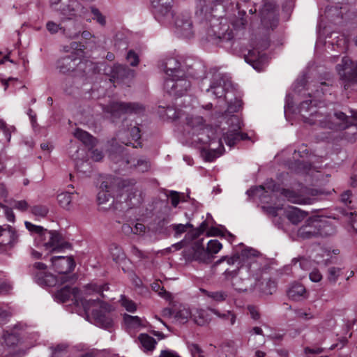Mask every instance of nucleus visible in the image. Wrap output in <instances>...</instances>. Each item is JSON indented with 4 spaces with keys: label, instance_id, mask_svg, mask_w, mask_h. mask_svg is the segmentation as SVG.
Segmentation results:
<instances>
[{
    "label": "nucleus",
    "instance_id": "f257e3e1",
    "mask_svg": "<svg viewBox=\"0 0 357 357\" xmlns=\"http://www.w3.org/2000/svg\"><path fill=\"white\" fill-rule=\"evenodd\" d=\"M312 102V100H309L300 105L299 113L305 123L335 130H344L353 125L357 126V113L352 114L351 116L340 111L335 112L333 114H326L324 107L317 108Z\"/></svg>",
    "mask_w": 357,
    "mask_h": 357
},
{
    "label": "nucleus",
    "instance_id": "f03ea898",
    "mask_svg": "<svg viewBox=\"0 0 357 357\" xmlns=\"http://www.w3.org/2000/svg\"><path fill=\"white\" fill-rule=\"evenodd\" d=\"M186 126L189 135L192 137L196 135V138H192L193 143L208 145V149L206 146L202 148L206 160L211 162L222 154L224 147L220 139H211L208 134V130L205 128L202 116H187Z\"/></svg>",
    "mask_w": 357,
    "mask_h": 357
},
{
    "label": "nucleus",
    "instance_id": "7ed1b4c3",
    "mask_svg": "<svg viewBox=\"0 0 357 357\" xmlns=\"http://www.w3.org/2000/svg\"><path fill=\"white\" fill-rule=\"evenodd\" d=\"M80 303L84 308L87 320L96 326L110 331L113 327L114 321L111 314L112 307L111 305L101 301L100 298H83Z\"/></svg>",
    "mask_w": 357,
    "mask_h": 357
},
{
    "label": "nucleus",
    "instance_id": "20e7f679",
    "mask_svg": "<svg viewBox=\"0 0 357 357\" xmlns=\"http://www.w3.org/2000/svg\"><path fill=\"white\" fill-rule=\"evenodd\" d=\"M268 32V29L261 24L256 30V33H252L250 40L252 50H249L248 54L245 56V61L257 71L263 70L267 61L266 54L261 52L269 47Z\"/></svg>",
    "mask_w": 357,
    "mask_h": 357
},
{
    "label": "nucleus",
    "instance_id": "39448f33",
    "mask_svg": "<svg viewBox=\"0 0 357 357\" xmlns=\"http://www.w3.org/2000/svg\"><path fill=\"white\" fill-rule=\"evenodd\" d=\"M246 24H211L207 29L206 40L212 44L220 45L236 37L245 35Z\"/></svg>",
    "mask_w": 357,
    "mask_h": 357
},
{
    "label": "nucleus",
    "instance_id": "423d86ee",
    "mask_svg": "<svg viewBox=\"0 0 357 357\" xmlns=\"http://www.w3.org/2000/svg\"><path fill=\"white\" fill-rule=\"evenodd\" d=\"M334 229L328 221L319 218H310L298 229L297 235L302 239H312L331 235Z\"/></svg>",
    "mask_w": 357,
    "mask_h": 357
},
{
    "label": "nucleus",
    "instance_id": "0eeeda50",
    "mask_svg": "<svg viewBox=\"0 0 357 357\" xmlns=\"http://www.w3.org/2000/svg\"><path fill=\"white\" fill-rule=\"evenodd\" d=\"M266 188L273 192H280L289 202L298 204H312L317 200L316 197L321 193L317 189H306L304 193L299 194L289 189L280 188L272 181Z\"/></svg>",
    "mask_w": 357,
    "mask_h": 357
},
{
    "label": "nucleus",
    "instance_id": "6e6552de",
    "mask_svg": "<svg viewBox=\"0 0 357 357\" xmlns=\"http://www.w3.org/2000/svg\"><path fill=\"white\" fill-rule=\"evenodd\" d=\"M50 5L68 20H77L86 13V9L77 0H50Z\"/></svg>",
    "mask_w": 357,
    "mask_h": 357
},
{
    "label": "nucleus",
    "instance_id": "1a4fd4ad",
    "mask_svg": "<svg viewBox=\"0 0 357 357\" xmlns=\"http://www.w3.org/2000/svg\"><path fill=\"white\" fill-rule=\"evenodd\" d=\"M50 5L68 20H77L86 13V9L77 0H50Z\"/></svg>",
    "mask_w": 357,
    "mask_h": 357
},
{
    "label": "nucleus",
    "instance_id": "9d476101",
    "mask_svg": "<svg viewBox=\"0 0 357 357\" xmlns=\"http://www.w3.org/2000/svg\"><path fill=\"white\" fill-rule=\"evenodd\" d=\"M50 5L68 20H77L86 13V9L77 0H50Z\"/></svg>",
    "mask_w": 357,
    "mask_h": 357
},
{
    "label": "nucleus",
    "instance_id": "9b49d317",
    "mask_svg": "<svg viewBox=\"0 0 357 357\" xmlns=\"http://www.w3.org/2000/svg\"><path fill=\"white\" fill-rule=\"evenodd\" d=\"M35 241L38 247H42L50 252L70 247L68 243L63 241L62 236L58 231H50L47 229L42 235L35 238Z\"/></svg>",
    "mask_w": 357,
    "mask_h": 357
},
{
    "label": "nucleus",
    "instance_id": "f8f14e48",
    "mask_svg": "<svg viewBox=\"0 0 357 357\" xmlns=\"http://www.w3.org/2000/svg\"><path fill=\"white\" fill-rule=\"evenodd\" d=\"M116 196L130 208L140 205L143 201L142 192L132 180H122L120 191Z\"/></svg>",
    "mask_w": 357,
    "mask_h": 357
},
{
    "label": "nucleus",
    "instance_id": "ddd939ff",
    "mask_svg": "<svg viewBox=\"0 0 357 357\" xmlns=\"http://www.w3.org/2000/svg\"><path fill=\"white\" fill-rule=\"evenodd\" d=\"M354 42L357 46V36ZM336 70L344 89H348L351 84H357V63H354L349 57L345 56L342 58L341 63L336 66Z\"/></svg>",
    "mask_w": 357,
    "mask_h": 357
},
{
    "label": "nucleus",
    "instance_id": "4468645a",
    "mask_svg": "<svg viewBox=\"0 0 357 357\" xmlns=\"http://www.w3.org/2000/svg\"><path fill=\"white\" fill-rule=\"evenodd\" d=\"M116 139H112L110 142L112 147L109 158L112 161L116 163H121V166L131 163L139 172H144L148 171L150 167L149 161L142 158L137 160L132 159L131 160L125 159L121 155H119L123 152V148L120 145H114Z\"/></svg>",
    "mask_w": 357,
    "mask_h": 357
},
{
    "label": "nucleus",
    "instance_id": "2eb2a0df",
    "mask_svg": "<svg viewBox=\"0 0 357 357\" xmlns=\"http://www.w3.org/2000/svg\"><path fill=\"white\" fill-rule=\"evenodd\" d=\"M86 62L74 55L70 54L59 59L57 62V68L62 73L76 72L77 75L84 77Z\"/></svg>",
    "mask_w": 357,
    "mask_h": 357
},
{
    "label": "nucleus",
    "instance_id": "dca6fc26",
    "mask_svg": "<svg viewBox=\"0 0 357 357\" xmlns=\"http://www.w3.org/2000/svg\"><path fill=\"white\" fill-rule=\"evenodd\" d=\"M227 123L229 126V130L224 135V139L229 146L232 147L238 142L245 139L248 137L246 133H242L240 132L242 127V122L238 116L231 115L227 119Z\"/></svg>",
    "mask_w": 357,
    "mask_h": 357
},
{
    "label": "nucleus",
    "instance_id": "f3484780",
    "mask_svg": "<svg viewBox=\"0 0 357 357\" xmlns=\"http://www.w3.org/2000/svg\"><path fill=\"white\" fill-rule=\"evenodd\" d=\"M232 88L231 77L227 74L215 71L213 73L210 87L206 90V93L211 92L215 98L222 97L225 92Z\"/></svg>",
    "mask_w": 357,
    "mask_h": 357
},
{
    "label": "nucleus",
    "instance_id": "a211bd4d",
    "mask_svg": "<svg viewBox=\"0 0 357 357\" xmlns=\"http://www.w3.org/2000/svg\"><path fill=\"white\" fill-rule=\"evenodd\" d=\"M109 107V112L114 117H118L124 114H140L145 110L144 106L138 102H114Z\"/></svg>",
    "mask_w": 357,
    "mask_h": 357
},
{
    "label": "nucleus",
    "instance_id": "6ab92c4d",
    "mask_svg": "<svg viewBox=\"0 0 357 357\" xmlns=\"http://www.w3.org/2000/svg\"><path fill=\"white\" fill-rule=\"evenodd\" d=\"M33 274L35 281L40 285L54 287L58 282V279L53 274L46 271L47 266L42 262H36L33 265Z\"/></svg>",
    "mask_w": 357,
    "mask_h": 357
},
{
    "label": "nucleus",
    "instance_id": "aec40b11",
    "mask_svg": "<svg viewBox=\"0 0 357 357\" xmlns=\"http://www.w3.org/2000/svg\"><path fill=\"white\" fill-rule=\"evenodd\" d=\"M190 82L185 77H173L167 78L164 84V88L171 95L183 96L190 88Z\"/></svg>",
    "mask_w": 357,
    "mask_h": 357
},
{
    "label": "nucleus",
    "instance_id": "412c9836",
    "mask_svg": "<svg viewBox=\"0 0 357 357\" xmlns=\"http://www.w3.org/2000/svg\"><path fill=\"white\" fill-rule=\"evenodd\" d=\"M152 13L156 20H163L172 14L173 0H150Z\"/></svg>",
    "mask_w": 357,
    "mask_h": 357
},
{
    "label": "nucleus",
    "instance_id": "4be33fe9",
    "mask_svg": "<svg viewBox=\"0 0 357 357\" xmlns=\"http://www.w3.org/2000/svg\"><path fill=\"white\" fill-rule=\"evenodd\" d=\"M191 254V259L198 261L199 263L208 264L211 263L214 259V256L204 248L202 240L197 241L193 243Z\"/></svg>",
    "mask_w": 357,
    "mask_h": 357
},
{
    "label": "nucleus",
    "instance_id": "5701e85b",
    "mask_svg": "<svg viewBox=\"0 0 357 357\" xmlns=\"http://www.w3.org/2000/svg\"><path fill=\"white\" fill-rule=\"evenodd\" d=\"M51 261L58 273L61 275L71 272L75 266L72 257L55 256L52 257Z\"/></svg>",
    "mask_w": 357,
    "mask_h": 357
},
{
    "label": "nucleus",
    "instance_id": "b1692460",
    "mask_svg": "<svg viewBox=\"0 0 357 357\" xmlns=\"http://www.w3.org/2000/svg\"><path fill=\"white\" fill-rule=\"evenodd\" d=\"M180 66V62L175 58H167L161 63V67L169 78L181 77L185 75L184 71L181 69Z\"/></svg>",
    "mask_w": 357,
    "mask_h": 357
},
{
    "label": "nucleus",
    "instance_id": "393cba45",
    "mask_svg": "<svg viewBox=\"0 0 357 357\" xmlns=\"http://www.w3.org/2000/svg\"><path fill=\"white\" fill-rule=\"evenodd\" d=\"M135 76V71L128 66L116 64L111 71V79L114 82H123L125 79H132Z\"/></svg>",
    "mask_w": 357,
    "mask_h": 357
},
{
    "label": "nucleus",
    "instance_id": "a878e982",
    "mask_svg": "<svg viewBox=\"0 0 357 357\" xmlns=\"http://www.w3.org/2000/svg\"><path fill=\"white\" fill-rule=\"evenodd\" d=\"M120 139L121 142L126 146L132 145L134 148L141 146V142L138 140L141 138L140 130L137 126H133L128 131L121 133Z\"/></svg>",
    "mask_w": 357,
    "mask_h": 357
},
{
    "label": "nucleus",
    "instance_id": "bb28decb",
    "mask_svg": "<svg viewBox=\"0 0 357 357\" xmlns=\"http://www.w3.org/2000/svg\"><path fill=\"white\" fill-rule=\"evenodd\" d=\"M259 255V252L252 248L244 249L241 253H236L231 257L227 259V263L229 264H234L236 262L245 263L248 261V264L250 262L249 260H252L255 257Z\"/></svg>",
    "mask_w": 357,
    "mask_h": 357
},
{
    "label": "nucleus",
    "instance_id": "cd10ccee",
    "mask_svg": "<svg viewBox=\"0 0 357 357\" xmlns=\"http://www.w3.org/2000/svg\"><path fill=\"white\" fill-rule=\"evenodd\" d=\"M109 287L107 283L99 284L97 282H91L84 286L85 294L86 296L90 295H98L102 298H109L106 294L109 291Z\"/></svg>",
    "mask_w": 357,
    "mask_h": 357
},
{
    "label": "nucleus",
    "instance_id": "c85d7f7f",
    "mask_svg": "<svg viewBox=\"0 0 357 357\" xmlns=\"http://www.w3.org/2000/svg\"><path fill=\"white\" fill-rule=\"evenodd\" d=\"M234 3L231 0H215L213 1L211 9V12L218 13L213 14V17L219 20L222 15L228 10L230 8H233Z\"/></svg>",
    "mask_w": 357,
    "mask_h": 357
},
{
    "label": "nucleus",
    "instance_id": "c756f323",
    "mask_svg": "<svg viewBox=\"0 0 357 357\" xmlns=\"http://www.w3.org/2000/svg\"><path fill=\"white\" fill-rule=\"evenodd\" d=\"M121 182L122 181L119 178L111 176L107 177L100 184V190L112 195H115V192H116L117 195L120 191Z\"/></svg>",
    "mask_w": 357,
    "mask_h": 357
},
{
    "label": "nucleus",
    "instance_id": "7c9ffc66",
    "mask_svg": "<svg viewBox=\"0 0 357 357\" xmlns=\"http://www.w3.org/2000/svg\"><path fill=\"white\" fill-rule=\"evenodd\" d=\"M348 10L347 5L337 4L335 6L327 7L325 10L326 17L328 20H337L343 19V15Z\"/></svg>",
    "mask_w": 357,
    "mask_h": 357
},
{
    "label": "nucleus",
    "instance_id": "2f4dec72",
    "mask_svg": "<svg viewBox=\"0 0 357 357\" xmlns=\"http://www.w3.org/2000/svg\"><path fill=\"white\" fill-rule=\"evenodd\" d=\"M287 295L289 298L294 301H299L302 298L306 297V289L303 284L294 283L288 289Z\"/></svg>",
    "mask_w": 357,
    "mask_h": 357
},
{
    "label": "nucleus",
    "instance_id": "473e14b6",
    "mask_svg": "<svg viewBox=\"0 0 357 357\" xmlns=\"http://www.w3.org/2000/svg\"><path fill=\"white\" fill-rule=\"evenodd\" d=\"M174 30L178 37L190 38L194 36L192 24H175Z\"/></svg>",
    "mask_w": 357,
    "mask_h": 357
},
{
    "label": "nucleus",
    "instance_id": "72a5a7b5",
    "mask_svg": "<svg viewBox=\"0 0 357 357\" xmlns=\"http://www.w3.org/2000/svg\"><path fill=\"white\" fill-rule=\"evenodd\" d=\"M192 319L198 326H204L211 321V316L207 310L197 309L192 313Z\"/></svg>",
    "mask_w": 357,
    "mask_h": 357
},
{
    "label": "nucleus",
    "instance_id": "f704fd0d",
    "mask_svg": "<svg viewBox=\"0 0 357 357\" xmlns=\"http://www.w3.org/2000/svg\"><path fill=\"white\" fill-rule=\"evenodd\" d=\"M78 291L79 290L77 288L71 289L69 286H65L56 292L55 298L56 301L65 303L70 299L71 296L75 297Z\"/></svg>",
    "mask_w": 357,
    "mask_h": 357
},
{
    "label": "nucleus",
    "instance_id": "c9c22d12",
    "mask_svg": "<svg viewBox=\"0 0 357 357\" xmlns=\"http://www.w3.org/2000/svg\"><path fill=\"white\" fill-rule=\"evenodd\" d=\"M74 136L86 146H93L96 144V139L89 132L80 128H77L75 130Z\"/></svg>",
    "mask_w": 357,
    "mask_h": 357
},
{
    "label": "nucleus",
    "instance_id": "e433bc0d",
    "mask_svg": "<svg viewBox=\"0 0 357 357\" xmlns=\"http://www.w3.org/2000/svg\"><path fill=\"white\" fill-rule=\"evenodd\" d=\"M138 340L144 351H152L157 344L156 340L153 337L146 333L140 334Z\"/></svg>",
    "mask_w": 357,
    "mask_h": 357
},
{
    "label": "nucleus",
    "instance_id": "4c0bfd02",
    "mask_svg": "<svg viewBox=\"0 0 357 357\" xmlns=\"http://www.w3.org/2000/svg\"><path fill=\"white\" fill-rule=\"evenodd\" d=\"M2 338L6 346L8 347H15L20 341V334L13 331L10 332L8 331H3Z\"/></svg>",
    "mask_w": 357,
    "mask_h": 357
},
{
    "label": "nucleus",
    "instance_id": "58836bf2",
    "mask_svg": "<svg viewBox=\"0 0 357 357\" xmlns=\"http://www.w3.org/2000/svg\"><path fill=\"white\" fill-rule=\"evenodd\" d=\"M250 285L251 280L250 278L243 279L236 275L232 276V286L236 290L238 291H246Z\"/></svg>",
    "mask_w": 357,
    "mask_h": 357
},
{
    "label": "nucleus",
    "instance_id": "ea45409f",
    "mask_svg": "<svg viewBox=\"0 0 357 357\" xmlns=\"http://www.w3.org/2000/svg\"><path fill=\"white\" fill-rule=\"evenodd\" d=\"M4 234H8L9 239L4 244H8L10 245H14L18 239V235L16 231L10 225H4V227L0 226V236Z\"/></svg>",
    "mask_w": 357,
    "mask_h": 357
},
{
    "label": "nucleus",
    "instance_id": "a19ab883",
    "mask_svg": "<svg viewBox=\"0 0 357 357\" xmlns=\"http://www.w3.org/2000/svg\"><path fill=\"white\" fill-rule=\"evenodd\" d=\"M306 216L305 212L296 207H292L287 213L288 220L293 224L297 225L301 222Z\"/></svg>",
    "mask_w": 357,
    "mask_h": 357
},
{
    "label": "nucleus",
    "instance_id": "79ce46f5",
    "mask_svg": "<svg viewBox=\"0 0 357 357\" xmlns=\"http://www.w3.org/2000/svg\"><path fill=\"white\" fill-rule=\"evenodd\" d=\"M57 200L59 204L66 210H70L72 207L73 193L63 192L58 195Z\"/></svg>",
    "mask_w": 357,
    "mask_h": 357
},
{
    "label": "nucleus",
    "instance_id": "37998d69",
    "mask_svg": "<svg viewBox=\"0 0 357 357\" xmlns=\"http://www.w3.org/2000/svg\"><path fill=\"white\" fill-rule=\"evenodd\" d=\"M204 293L207 297L218 303L225 301L229 296L228 291L224 290L215 291H209L204 290Z\"/></svg>",
    "mask_w": 357,
    "mask_h": 357
},
{
    "label": "nucleus",
    "instance_id": "c03bdc74",
    "mask_svg": "<svg viewBox=\"0 0 357 357\" xmlns=\"http://www.w3.org/2000/svg\"><path fill=\"white\" fill-rule=\"evenodd\" d=\"M333 87V81L327 79V82H320L319 85L317 86L314 95L315 97L320 98L321 95H324L328 92H331Z\"/></svg>",
    "mask_w": 357,
    "mask_h": 357
},
{
    "label": "nucleus",
    "instance_id": "a18cd8bd",
    "mask_svg": "<svg viewBox=\"0 0 357 357\" xmlns=\"http://www.w3.org/2000/svg\"><path fill=\"white\" fill-rule=\"evenodd\" d=\"M80 33V29H77L75 24H65L62 26V33L63 36L69 38L77 37Z\"/></svg>",
    "mask_w": 357,
    "mask_h": 357
},
{
    "label": "nucleus",
    "instance_id": "49530a36",
    "mask_svg": "<svg viewBox=\"0 0 357 357\" xmlns=\"http://www.w3.org/2000/svg\"><path fill=\"white\" fill-rule=\"evenodd\" d=\"M174 317L176 321L184 324L188 321L189 318L192 319V312L189 309L183 307L175 312Z\"/></svg>",
    "mask_w": 357,
    "mask_h": 357
},
{
    "label": "nucleus",
    "instance_id": "de8ad7c7",
    "mask_svg": "<svg viewBox=\"0 0 357 357\" xmlns=\"http://www.w3.org/2000/svg\"><path fill=\"white\" fill-rule=\"evenodd\" d=\"M124 321L128 328L136 329L142 326V320L137 316L124 315Z\"/></svg>",
    "mask_w": 357,
    "mask_h": 357
},
{
    "label": "nucleus",
    "instance_id": "09e8293b",
    "mask_svg": "<svg viewBox=\"0 0 357 357\" xmlns=\"http://www.w3.org/2000/svg\"><path fill=\"white\" fill-rule=\"evenodd\" d=\"M30 211L34 216L45 218L49 213V208L46 205L37 204L30 207Z\"/></svg>",
    "mask_w": 357,
    "mask_h": 357
},
{
    "label": "nucleus",
    "instance_id": "8fccbe9b",
    "mask_svg": "<svg viewBox=\"0 0 357 357\" xmlns=\"http://www.w3.org/2000/svg\"><path fill=\"white\" fill-rule=\"evenodd\" d=\"M208 310L224 320H229L230 325H234L235 324L236 315L231 311H227L225 313H220L217 310L213 308H208Z\"/></svg>",
    "mask_w": 357,
    "mask_h": 357
},
{
    "label": "nucleus",
    "instance_id": "3c124183",
    "mask_svg": "<svg viewBox=\"0 0 357 357\" xmlns=\"http://www.w3.org/2000/svg\"><path fill=\"white\" fill-rule=\"evenodd\" d=\"M84 47V46L81 43H78L77 42H72L70 46L63 47V51L66 52H70V50H73L71 54H74L77 56L78 55H79V54H82L83 52Z\"/></svg>",
    "mask_w": 357,
    "mask_h": 357
},
{
    "label": "nucleus",
    "instance_id": "603ef678",
    "mask_svg": "<svg viewBox=\"0 0 357 357\" xmlns=\"http://www.w3.org/2000/svg\"><path fill=\"white\" fill-rule=\"evenodd\" d=\"M164 114L167 117L173 121L179 119L181 116V111L176 109L173 107H167L163 112H160Z\"/></svg>",
    "mask_w": 357,
    "mask_h": 357
},
{
    "label": "nucleus",
    "instance_id": "864d4df0",
    "mask_svg": "<svg viewBox=\"0 0 357 357\" xmlns=\"http://www.w3.org/2000/svg\"><path fill=\"white\" fill-rule=\"evenodd\" d=\"M278 10L276 2L273 0L266 1L262 7L264 14L274 13Z\"/></svg>",
    "mask_w": 357,
    "mask_h": 357
},
{
    "label": "nucleus",
    "instance_id": "5fc2aeb1",
    "mask_svg": "<svg viewBox=\"0 0 357 357\" xmlns=\"http://www.w3.org/2000/svg\"><path fill=\"white\" fill-rule=\"evenodd\" d=\"M10 204L13 208L22 212L26 211L29 208V204L26 200H12L10 201Z\"/></svg>",
    "mask_w": 357,
    "mask_h": 357
},
{
    "label": "nucleus",
    "instance_id": "6e6d98bb",
    "mask_svg": "<svg viewBox=\"0 0 357 357\" xmlns=\"http://www.w3.org/2000/svg\"><path fill=\"white\" fill-rule=\"evenodd\" d=\"M222 248V244L218 240H211L207 243L206 250L214 256Z\"/></svg>",
    "mask_w": 357,
    "mask_h": 357
},
{
    "label": "nucleus",
    "instance_id": "4d7b16f0",
    "mask_svg": "<svg viewBox=\"0 0 357 357\" xmlns=\"http://www.w3.org/2000/svg\"><path fill=\"white\" fill-rule=\"evenodd\" d=\"M268 192V190L263 185H259L250 188L247 191L249 196H258L260 199L265 197L264 193Z\"/></svg>",
    "mask_w": 357,
    "mask_h": 357
},
{
    "label": "nucleus",
    "instance_id": "13d9d810",
    "mask_svg": "<svg viewBox=\"0 0 357 357\" xmlns=\"http://www.w3.org/2000/svg\"><path fill=\"white\" fill-rule=\"evenodd\" d=\"M123 230L125 232H128L129 231H131L132 233L135 234H140L145 231V226L142 223H136L134 228H132L128 225H124L122 227Z\"/></svg>",
    "mask_w": 357,
    "mask_h": 357
},
{
    "label": "nucleus",
    "instance_id": "bf43d9fd",
    "mask_svg": "<svg viewBox=\"0 0 357 357\" xmlns=\"http://www.w3.org/2000/svg\"><path fill=\"white\" fill-rule=\"evenodd\" d=\"M167 196L170 199L171 204L174 207H176L181 200L183 202L186 201L185 199H181L180 193L176 191L171 190Z\"/></svg>",
    "mask_w": 357,
    "mask_h": 357
},
{
    "label": "nucleus",
    "instance_id": "052dcab7",
    "mask_svg": "<svg viewBox=\"0 0 357 357\" xmlns=\"http://www.w3.org/2000/svg\"><path fill=\"white\" fill-rule=\"evenodd\" d=\"M172 229L175 231V236H178L181 234L185 232L188 228L192 227L190 223L187 224H174L171 225Z\"/></svg>",
    "mask_w": 357,
    "mask_h": 357
},
{
    "label": "nucleus",
    "instance_id": "680f3d73",
    "mask_svg": "<svg viewBox=\"0 0 357 357\" xmlns=\"http://www.w3.org/2000/svg\"><path fill=\"white\" fill-rule=\"evenodd\" d=\"M341 269L336 267H331L328 270V280L331 283H335L340 276Z\"/></svg>",
    "mask_w": 357,
    "mask_h": 357
},
{
    "label": "nucleus",
    "instance_id": "e2e57ef3",
    "mask_svg": "<svg viewBox=\"0 0 357 357\" xmlns=\"http://www.w3.org/2000/svg\"><path fill=\"white\" fill-rule=\"evenodd\" d=\"M121 303L123 307L126 308V310L128 312H133L136 310V305L135 303L127 298L124 296H121Z\"/></svg>",
    "mask_w": 357,
    "mask_h": 357
},
{
    "label": "nucleus",
    "instance_id": "0e129e2a",
    "mask_svg": "<svg viewBox=\"0 0 357 357\" xmlns=\"http://www.w3.org/2000/svg\"><path fill=\"white\" fill-rule=\"evenodd\" d=\"M26 228L31 232L35 233L38 236L43 234V231L46 229L41 226L35 225L30 222L26 221L24 222Z\"/></svg>",
    "mask_w": 357,
    "mask_h": 357
},
{
    "label": "nucleus",
    "instance_id": "69168bd1",
    "mask_svg": "<svg viewBox=\"0 0 357 357\" xmlns=\"http://www.w3.org/2000/svg\"><path fill=\"white\" fill-rule=\"evenodd\" d=\"M188 349L192 357H204L203 355L204 351L197 344H189Z\"/></svg>",
    "mask_w": 357,
    "mask_h": 357
},
{
    "label": "nucleus",
    "instance_id": "338daca9",
    "mask_svg": "<svg viewBox=\"0 0 357 357\" xmlns=\"http://www.w3.org/2000/svg\"><path fill=\"white\" fill-rule=\"evenodd\" d=\"M51 348L52 349V357H61L66 353L67 345L61 344Z\"/></svg>",
    "mask_w": 357,
    "mask_h": 357
},
{
    "label": "nucleus",
    "instance_id": "774afa93",
    "mask_svg": "<svg viewBox=\"0 0 357 357\" xmlns=\"http://www.w3.org/2000/svg\"><path fill=\"white\" fill-rule=\"evenodd\" d=\"M295 314L297 318L309 320L314 318V315L311 313L310 310L308 311H304L302 309H297L295 310Z\"/></svg>",
    "mask_w": 357,
    "mask_h": 357
}]
</instances>
